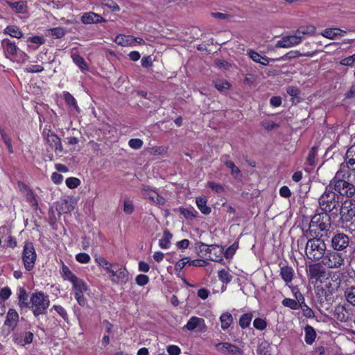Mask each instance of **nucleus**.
<instances>
[{"instance_id": "obj_38", "label": "nucleus", "mask_w": 355, "mask_h": 355, "mask_svg": "<svg viewBox=\"0 0 355 355\" xmlns=\"http://www.w3.org/2000/svg\"><path fill=\"white\" fill-rule=\"evenodd\" d=\"M339 32H343L341 30L338 28H326L322 33V35L328 39L334 40L336 37L337 35H340Z\"/></svg>"}, {"instance_id": "obj_48", "label": "nucleus", "mask_w": 355, "mask_h": 355, "mask_svg": "<svg viewBox=\"0 0 355 355\" xmlns=\"http://www.w3.org/2000/svg\"><path fill=\"white\" fill-rule=\"evenodd\" d=\"M318 150V148L313 146L311 148L307 156V162L310 166H314L315 164V156Z\"/></svg>"}, {"instance_id": "obj_27", "label": "nucleus", "mask_w": 355, "mask_h": 355, "mask_svg": "<svg viewBox=\"0 0 355 355\" xmlns=\"http://www.w3.org/2000/svg\"><path fill=\"white\" fill-rule=\"evenodd\" d=\"M8 6L18 13H25L27 10V6L25 1H19L15 2L8 1Z\"/></svg>"}, {"instance_id": "obj_2", "label": "nucleus", "mask_w": 355, "mask_h": 355, "mask_svg": "<svg viewBox=\"0 0 355 355\" xmlns=\"http://www.w3.org/2000/svg\"><path fill=\"white\" fill-rule=\"evenodd\" d=\"M306 239L305 252L309 259L314 261H320L327 252L324 241L318 236H310Z\"/></svg>"}, {"instance_id": "obj_1", "label": "nucleus", "mask_w": 355, "mask_h": 355, "mask_svg": "<svg viewBox=\"0 0 355 355\" xmlns=\"http://www.w3.org/2000/svg\"><path fill=\"white\" fill-rule=\"evenodd\" d=\"M331 227V217L327 212H321L315 214L310 222L309 228L297 240V245L300 243L303 244L309 236H318L322 232H327Z\"/></svg>"}, {"instance_id": "obj_52", "label": "nucleus", "mask_w": 355, "mask_h": 355, "mask_svg": "<svg viewBox=\"0 0 355 355\" xmlns=\"http://www.w3.org/2000/svg\"><path fill=\"white\" fill-rule=\"evenodd\" d=\"M52 34V35L55 36L56 38H62L65 35V29L62 27H56L49 30Z\"/></svg>"}, {"instance_id": "obj_6", "label": "nucleus", "mask_w": 355, "mask_h": 355, "mask_svg": "<svg viewBox=\"0 0 355 355\" xmlns=\"http://www.w3.org/2000/svg\"><path fill=\"white\" fill-rule=\"evenodd\" d=\"M37 254L33 243L26 241L22 252V261L26 270L31 271L35 266Z\"/></svg>"}, {"instance_id": "obj_30", "label": "nucleus", "mask_w": 355, "mask_h": 355, "mask_svg": "<svg viewBox=\"0 0 355 355\" xmlns=\"http://www.w3.org/2000/svg\"><path fill=\"white\" fill-rule=\"evenodd\" d=\"M172 236V234L168 230H164L163 237L159 241V247L162 249L168 248Z\"/></svg>"}, {"instance_id": "obj_44", "label": "nucleus", "mask_w": 355, "mask_h": 355, "mask_svg": "<svg viewBox=\"0 0 355 355\" xmlns=\"http://www.w3.org/2000/svg\"><path fill=\"white\" fill-rule=\"evenodd\" d=\"M314 54H315L314 53H306L304 54H301L297 51H295V52L291 51V52L287 53L286 55H285L284 56H283L279 59H277V60H285L286 58H287V57L288 58H296V57L302 56V55L306 56V57H312Z\"/></svg>"}, {"instance_id": "obj_18", "label": "nucleus", "mask_w": 355, "mask_h": 355, "mask_svg": "<svg viewBox=\"0 0 355 355\" xmlns=\"http://www.w3.org/2000/svg\"><path fill=\"white\" fill-rule=\"evenodd\" d=\"M352 167L348 166L347 163L345 162L342 163L340 166L339 170L336 172L334 178L331 180H349L351 178L352 171H353Z\"/></svg>"}, {"instance_id": "obj_64", "label": "nucleus", "mask_w": 355, "mask_h": 355, "mask_svg": "<svg viewBox=\"0 0 355 355\" xmlns=\"http://www.w3.org/2000/svg\"><path fill=\"white\" fill-rule=\"evenodd\" d=\"M207 185L217 193H222L224 191V188L220 184L215 183L214 182H208Z\"/></svg>"}, {"instance_id": "obj_42", "label": "nucleus", "mask_w": 355, "mask_h": 355, "mask_svg": "<svg viewBox=\"0 0 355 355\" xmlns=\"http://www.w3.org/2000/svg\"><path fill=\"white\" fill-rule=\"evenodd\" d=\"M225 165L231 169V173L233 175H235V178H237L239 175H241L240 169L235 166L233 162L230 160H225L224 162Z\"/></svg>"}, {"instance_id": "obj_28", "label": "nucleus", "mask_w": 355, "mask_h": 355, "mask_svg": "<svg viewBox=\"0 0 355 355\" xmlns=\"http://www.w3.org/2000/svg\"><path fill=\"white\" fill-rule=\"evenodd\" d=\"M324 273L321 266L313 265L309 267V277L311 279H319Z\"/></svg>"}, {"instance_id": "obj_49", "label": "nucleus", "mask_w": 355, "mask_h": 355, "mask_svg": "<svg viewBox=\"0 0 355 355\" xmlns=\"http://www.w3.org/2000/svg\"><path fill=\"white\" fill-rule=\"evenodd\" d=\"M345 296L347 300L355 306V287H351L345 291Z\"/></svg>"}, {"instance_id": "obj_45", "label": "nucleus", "mask_w": 355, "mask_h": 355, "mask_svg": "<svg viewBox=\"0 0 355 355\" xmlns=\"http://www.w3.org/2000/svg\"><path fill=\"white\" fill-rule=\"evenodd\" d=\"M299 308L302 309L305 317L310 318L314 316L313 311L308 305L305 304V302H300V304H299Z\"/></svg>"}, {"instance_id": "obj_57", "label": "nucleus", "mask_w": 355, "mask_h": 355, "mask_svg": "<svg viewBox=\"0 0 355 355\" xmlns=\"http://www.w3.org/2000/svg\"><path fill=\"white\" fill-rule=\"evenodd\" d=\"M134 211V205L131 200H125L123 202V211L125 214H130Z\"/></svg>"}, {"instance_id": "obj_15", "label": "nucleus", "mask_w": 355, "mask_h": 355, "mask_svg": "<svg viewBox=\"0 0 355 355\" xmlns=\"http://www.w3.org/2000/svg\"><path fill=\"white\" fill-rule=\"evenodd\" d=\"M216 349L225 354L231 355H241L242 351L241 349L230 343H220L216 345Z\"/></svg>"}, {"instance_id": "obj_33", "label": "nucleus", "mask_w": 355, "mask_h": 355, "mask_svg": "<svg viewBox=\"0 0 355 355\" xmlns=\"http://www.w3.org/2000/svg\"><path fill=\"white\" fill-rule=\"evenodd\" d=\"M220 320L223 329H227L233 322L232 315L228 312L223 313L220 317Z\"/></svg>"}, {"instance_id": "obj_39", "label": "nucleus", "mask_w": 355, "mask_h": 355, "mask_svg": "<svg viewBox=\"0 0 355 355\" xmlns=\"http://www.w3.org/2000/svg\"><path fill=\"white\" fill-rule=\"evenodd\" d=\"M270 344L266 341L261 342L257 347V353L259 355H271L269 348Z\"/></svg>"}, {"instance_id": "obj_55", "label": "nucleus", "mask_w": 355, "mask_h": 355, "mask_svg": "<svg viewBox=\"0 0 355 355\" xmlns=\"http://www.w3.org/2000/svg\"><path fill=\"white\" fill-rule=\"evenodd\" d=\"M80 183L79 179L76 178H69L66 180V184L70 189L76 188Z\"/></svg>"}, {"instance_id": "obj_41", "label": "nucleus", "mask_w": 355, "mask_h": 355, "mask_svg": "<svg viewBox=\"0 0 355 355\" xmlns=\"http://www.w3.org/2000/svg\"><path fill=\"white\" fill-rule=\"evenodd\" d=\"M63 95L66 103L78 111V106L74 97L68 92H64Z\"/></svg>"}, {"instance_id": "obj_60", "label": "nucleus", "mask_w": 355, "mask_h": 355, "mask_svg": "<svg viewBox=\"0 0 355 355\" xmlns=\"http://www.w3.org/2000/svg\"><path fill=\"white\" fill-rule=\"evenodd\" d=\"M135 281L139 286H144L148 284L149 278L146 275L140 274L137 276Z\"/></svg>"}, {"instance_id": "obj_22", "label": "nucleus", "mask_w": 355, "mask_h": 355, "mask_svg": "<svg viewBox=\"0 0 355 355\" xmlns=\"http://www.w3.org/2000/svg\"><path fill=\"white\" fill-rule=\"evenodd\" d=\"M81 21L85 24H90L103 22L105 21V19L96 13L89 12L81 17Z\"/></svg>"}, {"instance_id": "obj_35", "label": "nucleus", "mask_w": 355, "mask_h": 355, "mask_svg": "<svg viewBox=\"0 0 355 355\" xmlns=\"http://www.w3.org/2000/svg\"><path fill=\"white\" fill-rule=\"evenodd\" d=\"M2 44L4 46L5 51L10 55H14L17 53L16 45L11 42L9 40H3Z\"/></svg>"}, {"instance_id": "obj_17", "label": "nucleus", "mask_w": 355, "mask_h": 355, "mask_svg": "<svg viewBox=\"0 0 355 355\" xmlns=\"http://www.w3.org/2000/svg\"><path fill=\"white\" fill-rule=\"evenodd\" d=\"M143 196L152 200L157 205H163L165 203V199L159 196L156 191L152 190L150 187L144 186L142 189Z\"/></svg>"}, {"instance_id": "obj_47", "label": "nucleus", "mask_w": 355, "mask_h": 355, "mask_svg": "<svg viewBox=\"0 0 355 355\" xmlns=\"http://www.w3.org/2000/svg\"><path fill=\"white\" fill-rule=\"evenodd\" d=\"M72 58L73 62L82 69H87V67L84 59L78 54H73Z\"/></svg>"}, {"instance_id": "obj_54", "label": "nucleus", "mask_w": 355, "mask_h": 355, "mask_svg": "<svg viewBox=\"0 0 355 355\" xmlns=\"http://www.w3.org/2000/svg\"><path fill=\"white\" fill-rule=\"evenodd\" d=\"M253 325L257 329L263 330L266 329L267 323L264 320L257 318L253 321Z\"/></svg>"}, {"instance_id": "obj_53", "label": "nucleus", "mask_w": 355, "mask_h": 355, "mask_svg": "<svg viewBox=\"0 0 355 355\" xmlns=\"http://www.w3.org/2000/svg\"><path fill=\"white\" fill-rule=\"evenodd\" d=\"M239 248V243L238 242H234L232 245H230L225 251V256L226 258H230V257H232L236 250L238 249Z\"/></svg>"}, {"instance_id": "obj_58", "label": "nucleus", "mask_w": 355, "mask_h": 355, "mask_svg": "<svg viewBox=\"0 0 355 355\" xmlns=\"http://www.w3.org/2000/svg\"><path fill=\"white\" fill-rule=\"evenodd\" d=\"M128 144L133 149H139L143 145V141L140 139H131L129 140Z\"/></svg>"}, {"instance_id": "obj_7", "label": "nucleus", "mask_w": 355, "mask_h": 355, "mask_svg": "<svg viewBox=\"0 0 355 355\" xmlns=\"http://www.w3.org/2000/svg\"><path fill=\"white\" fill-rule=\"evenodd\" d=\"M321 261L329 268H338L344 264V259L342 254L331 250L327 251Z\"/></svg>"}, {"instance_id": "obj_19", "label": "nucleus", "mask_w": 355, "mask_h": 355, "mask_svg": "<svg viewBox=\"0 0 355 355\" xmlns=\"http://www.w3.org/2000/svg\"><path fill=\"white\" fill-rule=\"evenodd\" d=\"M351 312L344 306L338 305L335 308L334 318L340 322H347L352 319Z\"/></svg>"}, {"instance_id": "obj_25", "label": "nucleus", "mask_w": 355, "mask_h": 355, "mask_svg": "<svg viewBox=\"0 0 355 355\" xmlns=\"http://www.w3.org/2000/svg\"><path fill=\"white\" fill-rule=\"evenodd\" d=\"M30 302H28V294L24 288L19 289V306L21 309L30 308Z\"/></svg>"}, {"instance_id": "obj_4", "label": "nucleus", "mask_w": 355, "mask_h": 355, "mask_svg": "<svg viewBox=\"0 0 355 355\" xmlns=\"http://www.w3.org/2000/svg\"><path fill=\"white\" fill-rule=\"evenodd\" d=\"M31 306L35 316L44 315L50 304L49 296L43 292L33 293L30 298Z\"/></svg>"}, {"instance_id": "obj_46", "label": "nucleus", "mask_w": 355, "mask_h": 355, "mask_svg": "<svg viewBox=\"0 0 355 355\" xmlns=\"http://www.w3.org/2000/svg\"><path fill=\"white\" fill-rule=\"evenodd\" d=\"M197 245L199 250V253L201 254L200 256L205 257L207 258V255L209 254L211 245H208L202 242H198L197 243Z\"/></svg>"}, {"instance_id": "obj_11", "label": "nucleus", "mask_w": 355, "mask_h": 355, "mask_svg": "<svg viewBox=\"0 0 355 355\" xmlns=\"http://www.w3.org/2000/svg\"><path fill=\"white\" fill-rule=\"evenodd\" d=\"M73 288L74 290V296L79 305L84 306L86 304V300L83 296V293L87 291V286L85 282L78 279L73 284Z\"/></svg>"}, {"instance_id": "obj_56", "label": "nucleus", "mask_w": 355, "mask_h": 355, "mask_svg": "<svg viewBox=\"0 0 355 355\" xmlns=\"http://www.w3.org/2000/svg\"><path fill=\"white\" fill-rule=\"evenodd\" d=\"M65 321H68V315L66 310L60 305H54L53 308Z\"/></svg>"}, {"instance_id": "obj_16", "label": "nucleus", "mask_w": 355, "mask_h": 355, "mask_svg": "<svg viewBox=\"0 0 355 355\" xmlns=\"http://www.w3.org/2000/svg\"><path fill=\"white\" fill-rule=\"evenodd\" d=\"M301 42V37L297 35L295 33L294 35L284 37L281 40H279L276 46L279 48H289L295 45H297Z\"/></svg>"}, {"instance_id": "obj_10", "label": "nucleus", "mask_w": 355, "mask_h": 355, "mask_svg": "<svg viewBox=\"0 0 355 355\" xmlns=\"http://www.w3.org/2000/svg\"><path fill=\"white\" fill-rule=\"evenodd\" d=\"M110 280L114 284H125L128 279V272L119 265H116L113 268V272L110 276Z\"/></svg>"}, {"instance_id": "obj_12", "label": "nucleus", "mask_w": 355, "mask_h": 355, "mask_svg": "<svg viewBox=\"0 0 355 355\" xmlns=\"http://www.w3.org/2000/svg\"><path fill=\"white\" fill-rule=\"evenodd\" d=\"M33 334L31 331H21L19 329L13 331L12 340L13 342L21 346L30 344L33 342Z\"/></svg>"}, {"instance_id": "obj_32", "label": "nucleus", "mask_w": 355, "mask_h": 355, "mask_svg": "<svg viewBox=\"0 0 355 355\" xmlns=\"http://www.w3.org/2000/svg\"><path fill=\"white\" fill-rule=\"evenodd\" d=\"M315 32V27L313 25L301 26L297 31L296 33L297 35L302 37V35H313Z\"/></svg>"}, {"instance_id": "obj_51", "label": "nucleus", "mask_w": 355, "mask_h": 355, "mask_svg": "<svg viewBox=\"0 0 355 355\" xmlns=\"http://www.w3.org/2000/svg\"><path fill=\"white\" fill-rule=\"evenodd\" d=\"M102 4L110 8L112 11L117 12L120 10L119 5L112 0H103Z\"/></svg>"}, {"instance_id": "obj_5", "label": "nucleus", "mask_w": 355, "mask_h": 355, "mask_svg": "<svg viewBox=\"0 0 355 355\" xmlns=\"http://www.w3.org/2000/svg\"><path fill=\"white\" fill-rule=\"evenodd\" d=\"M329 185L330 189L336 191L339 196H341L346 198L355 196V185L349 182V180H331Z\"/></svg>"}, {"instance_id": "obj_9", "label": "nucleus", "mask_w": 355, "mask_h": 355, "mask_svg": "<svg viewBox=\"0 0 355 355\" xmlns=\"http://www.w3.org/2000/svg\"><path fill=\"white\" fill-rule=\"evenodd\" d=\"M340 218L345 222H349L355 218V201L347 200L342 203L339 209Z\"/></svg>"}, {"instance_id": "obj_37", "label": "nucleus", "mask_w": 355, "mask_h": 355, "mask_svg": "<svg viewBox=\"0 0 355 355\" xmlns=\"http://www.w3.org/2000/svg\"><path fill=\"white\" fill-rule=\"evenodd\" d=\"M62 270L64 279L70 281L72 284L79 279L67 266L64 265Z\"/></svg>"}, {"instance_id": "obj_63", "label": "nucleus", "mask_w": 355, "mask_h": 355, "mask_svg": "<svg viewBox=\"0 0 355 355\" xmlns=\"http://www.w3.org/2000/svg\"><path fill=\"white\" fill-rule=\"evenodd\" d=\"M180 212L187 219H191L196 216L193 214V211L191 209H188L186 208H180Z\"/></svg>"}, {"instance_id": "obj_31", "label": "nucleus", "mask_w": 355, "mask_h": 355, "mask_svg": "<svg viewBox=\"0 0 355 355\" xmlns=\"http://www.w3.org/2000/svg\"><path fill=\"white\" fill-rule=\"evenodd\" d=\"M304 331H305V338H304L305 342L309 345H311L315 339L316 333H315L314 329L309 325H307L305 327Z\"/></svg>"}, {"instance_id": "obj_43", "label": "nucleus", "mask_w": 355, "mask_h": 355, "mask_svg": "<svg viewBox=\"0 0 355 355\" xmlns=\"http://www.w3.org/2000/svg\"><path fill=\"white\" fill-rule=\"evenodd\" d=\"M282 304L288 307L293 310H296L299 309V304L295 300L291 298H285L282 300Z\"/></svg>"}, {"instance_id": "obj_13", "label": "nucleus", "mask_w": 355, "mask_h": 355, "mask_svg": "<svg viewBox=\"0 0 355 355\" xmlns=\"http://www.w3.org/2000/svg\"><path fill=\"white\" fill-rule=\"evenodd\" d=\"M349 243V239L347 235L344 233H338L331 239V246L337 251L345 249Z\"/></svg>"}, {"instance_id": "obj_61", "label": "nucleus", "mask_w": 355, "mask_h": 355, "mask_svg": "<svg viewBox=\"0 0 355 355\" xmlns=\"http://www.w3.org/2000/svg\"><path fill=\"white\" fill-rule=\"evenodd\" d=\"M187 263L189 264V257H184L178 261L175 265V270L180 271L183 269V268L186 266Z\"/></svg>"}, {"instance_id": "obj_24", "label": "nucleus", "mask_w": 355, "mask_h": 355, "mask_svg": "<svg viewBox=\"0 0 355 355\" xmlns=\"http://www.w3.org/2000/svg\"><path fill=\"white\" fill-rule=\"evenodd\" d=\"M280 275L285 282L286 284H288L293 278V270L291 267L285 266L281 268Z\"/></svg>"}, {"instance_id": "obj_62", "label": "nucleus", "mask_w": 355, "mask_h": 355, "mask_svg": "<svg viewBox=\"0 0 355 355\" xmlns=\"http://www.w3.org/2000/svg\"><path fill=\"white\" fill-rule=\"evenodd\" d=\"M355 63V53L351 56L345 58L340 61V64L344 66H352Z\"/></svg>"}, {"instance_id": "obj_14", "label": "nucleus", "mask_w": 355, "mask_h": 355, "mask_svg": "<svg viewBox=\"0 0 355 355\" xmlns=\"http://www.w3.org/2000/svg\"><path fill=\"white\" fill-rule=\"evenodd\" d=\"M19 320V314L14 309H10L7 313L4 325L9 327L6 333V336L9 335L12 331H15Z\"/></svg>"}, {"instance_id": "obj_40", "label": "nucleus", "mask_w": 355, "mask_h": 355, "mask_svg": "<svg viewBox=\"0 0 355 355\" xmlns=\"http://www.w3.org/2000/svg\"><path fill=\"white\" fill-rule=\"evenodd\" d=\"M214 87L219 92H226L230 89V85L226 80H218L214 82Z\"/></svg>"}, {"instance_id": "obj_34", "label": "nucleus", "mask_w": 355, "mask_h": 355, "mask_svg": "<svg viewBox=\"0 0 355 355\" xmlns=\"http://www.w3.org/2000/svg\"><path fill=\"white\" fill-rule=\"evenodd\" d=\"M5 34H8L11 37L16 38H21L23 36L22 32L20 31L19 27L16 26H8L4 30Z\"/></svg>"}, {"instance_id": "obj_50", "label": "nucleus", "mask_w": 355, "mask_h": 355, "mask_svg": "<svg viewBox=\"0 0 355 355\" xmlns=\"http://www.w3.org/2000/svg\"><path fill=\"white\" fill-rule=\"evenodd\" d=\"M218 278L223 282L227 284L231 282L232 276L229 273V272L223 269L218 272Z\"/></svg>"}, {"instance_id": "obj_3", "label": "nucleus", "mask_w": 355, "mask_h": 355, "mask_svg": "<svg viewBox=\"0 0 355 355\" xmlns=\"http://www.w3.org/2000/svg\"><path fill=\"white\" fill-rule=\"evenodd\" d=\"M340 197L338 194L330 189V186L328 185L324 192L319 198L318 202L320 209L327 214L336 211L337 214L338 207L340 206Z\"/></svg>"}, {"instance_id": "obj_21", "label": "nucleus", "mask_w": 355, "mask_h": 355, "mask_svg": "<svg viewBox=\"0 0 355 355\" xmlns=\"http://www.w3.org/2000/svg\"><path fill=\"white\" fill-rule=\"evenodd\" d=\"M223 249L221 246L211 245L207 259L213 261L219 262L223 260Z\"/></svg>"}, {"instance_id": "obj_36", "label": "nucleus", "mask_w": 355, "mask_h": 355, "mask_svg": "<svg viewBox=\"0 0 355 355\" xmlns=\"http://www.w3.org/2000/svg\"><path fill=\"white\" fill-rule=\"evenodd\" d=\"M253 315L252 313H246L243 314L239 319V325L242 329L247 328L252 319Z\"/></svg>"}, {"instance_id": "obj_26", "label": "nucleus", "mask_w": 355, "mask_h": 355, "mask_svg": "<svg viewBox=\"0 0 355 355\" xmlns=\"http://www.w3.org/2000/svg\"><path fill=\"white\" fill-rule=\"evenodd\" d=\"M345 162L348 166L352 167V170H355V145L352 146L347 150Z\"/></svg>"}, {"instance_id": "obj_59", "label": "nucleus", "mask_w": 355, "mask_h": 355, "mask_svg": "<svg viewBox=\"0 0 355 355\" xmlns=\"http://www.w3.org/2000/svg\"><path fill=\"white\" fill-rule=\"evenodd\" d=\"M76 259L81 263H87L90 261V257L87 253H79L76 254Z\"/></svg>"}, {"instance_id": "obj_8", "label": "nucleus", "mask_w": 355, "mask_h": 355, "mask_svg": "<svg viewBox=\"0 0 355 355\" xmlns=\"http://www.w3.org/2000/svg\"><path fill=\"white\" fill-rule=\"evenodd\" d=\"M42 135L46 144L53 150L55 153H61L63 150L62 145L60 137L49 129H44Z\"/></svg>"}, {"instance_id": "obj_29", "label": "nucleus", "mask_w": 355, "mask_h": 355, "mask_svg": "<svg viewBox=\"0 0 355 355\" xmlns=\"http://www.w3.org/2000/svg\"><path fill=\"white\" fill-rule=\"evenodd\" d=\"M196 205L200 211L204 214H209L211 208L207 206V199L205 197H198L196 200Z\"/></svg>"}, {"instance_id": "obj_20", "label": "nucleus", "mask_w": 355, "mask_h": 355, "mask_svg": "<svg viewBox=\"0 0 355 355\" xmlns=\"http://www.w3.org/2000/svg\"><path fill=\"white\" fill-rule=\"evenodd\" d=\"M197 327H199L200 330L202 331H205L206 325L203 318L193 316L189 320L187 324L184 326V328L190 331H192Z\"/></svg>"}, {"instance_id": "obj_23", "label": "nucleus", "mask_w": 355, "mask_h": 355, "mask_svg": "<svg viewBox=\"0 0 355 355\" xmlns=\"http://www.w3.org/2000/svg\"><path fill=\"white\" fill-rule=\"evenodd\" d=\"M114 42L118 45L123 46H131L134 44V37L131 35H119L115 37Z\"/></svg>"}]
</instances>
